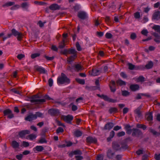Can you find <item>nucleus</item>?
Instances as JSON below:
<instances>
[{"label":"nucleus","mask_w":160,"mask_h":160,"mask_svg":"<svg viewBox=\"0 0 160 160\" xmlns=\"http://www.w3.org/2000/svg\"><path fill=\"white\" fill-rule=\"evenodd\" d=\"M70 82V80L65 74L62 73L61 76L58 78L57 83L58 85L62 84H68Z\"/></svg>","instance_id":"1"},{"label":"nucleus","mask_w":160,"mask_h":160,"mask_svg":"<svg viewBox=\"0 0 160 160\" xmlns=\"http://www.w3.org/2000/svg\"><path fill=\"white\" fill-rule=\"evenodd\" d=\"M30 101L32 103L35 104H40L45 101L44 99H40L38 95L32 97Z\"/></svg>","instance_id":"2"},{"label":"nucleus","mask_w":160,"mask_h":160,"mask_svg":"<svg viewBox=\"0 0 160 160\" xmlns=\"http://www.w3.org/2000/svg\"><path fill=\"white\" fill-rule=\"evenodd\" d=\"M73 117L72 115H68L67 116H63L62 118L67 123H70L73 120Z\"/></svg>","instance_id":"3"},{"label":"nucleus","mask_w":160,"mask_h":160,"mask_svg":"<svg viewBox=\"0 0 160 160\" xmlns=\"http://www.w3.org/2000/svg\"><path fill=\"white\" fill-rule=\"evenodd\" d=\"M12 33L14 36L17 37L18 40H20L21 39L22 37V35L21 33L18 32L14 29L12 30Z\"/></svg>","instance_id":"4"},{"label":"nucleus","mask_w":160,"mask_h":160,"mask_svg":"<svg viewBox=\"0 0 160 160\" xmlns=\"http://www.w3.org/2000/svg\"><path fill=\"white\" fill-rule=\"evenodd\" d=\"M78 17L81 19H85L87 17V14L84 11H81L78 12Z\"/></svg>","instance_id":"5"},{"label":"nucleus","mask_w":160,"mask_h":160,"mask_svg":"<svg viewBox=\"0 0 160 160\" xmlns=\"http://www.w3.org/2000/svg\"><path fill=\"white\" fill-rule=\"evenodd\" d=\"M4 115L8 116V117L10 118H12L13 117V115L11 111L9 109H7L4 111Z\"/></svg>","instance_id":"6"},{"label":"nucleus","mask_w":160,"mask_h":160,"mask_svg":"<svg viewBox=\"0 0 160 160\" xmlns=\"http://www.w3.org/2000/svg\"><path fill=\"white\" fill-rule=\"evenodd\" d=\"M76 50L73 49H70L69 50L65 49L64 50L63 52L64 54H66L67 53L72 54H76Z\"/></svg>","instance_id":"7"},{"label":"nucleus","mask_w":160,"mask_h":160,"mask_svg":"<svg viewBox=\"0 0 160 160\" xmlns=\"http://www.w3.org/2000/svg\"><path fill=\"white\" fill-rule=\"evenodd\" d=\"M147 120L150 122H151L153 119L152 113V112L147 113L146 115Z\"/></svg>","instance_id":"8"},{"label":"nucleus","mask_w":160,"mask_h":160,"mask_svg":"<svg viewBox=\"0 0 160 160\" xmlns=\"http://www.w3.org/2000/svg\"><path fill=\"white\" fill-rule=\"evenodd\" d=\"M152 19L154 20H159L160 19V13L158 11H156L153 14Z\"/></svg>","instance_id":"9"},{"label":"nucleus","mask_w":160,"mask_h":160,"mask_svg":"<svg viewBox=\"0 0 160 160\" xmlns=\"http://www.w3.org/2000/svg\"><path fill=\"white\" fill-rule=\"evenodd\" d=\"M30 133L29 131L28 130H25L19 132V136L20 137L23 138L25 136Z\"/></svg>","instance_id":"10"},{"label":"nucleus","mask_w":160,"mask_h":160,"mask_svg":"<svg viewBox=\"0 0 160 160\" xmlns=\"http://www.w3.org/2000/svg\"><path fill=\"white\" fill-rule=\"evenodd\" d=\"M37 118V116L34 114L30 115L25 118L26 120L29 121H31Z\"/></svg>","instance_id":"11"},{"label":"nucleus","mask_w":160,"mask_h":160,"mask_svg":"<svg viewBox=\"0 0 160 160\" xmlns=\"http://www.w3.org/2000/svg\"><path fill=\"white\" fill-rule=\"evenodd\" d=\"M49 113L51 115H55L59 113L58 110L55 109H50L48 111Z\"/></svg>","instance_id":"12"},{"label":"nucleus","mask_w":160,"mask_h":160,"mask_svg":"<svg viewBox=\"0 0 160 160\" xmlns=\"http://www.w3.org/2000/svg\"><path fill=\"white\" fill-rule=\"evenodd\" d=\"M35 68L37 71L41 73H45V70L44 68L38 66H36L35 67Z\"/></svg>","instance_id":"13"},{"label":"nucleus","mask_w":160,"mask_h":160,"mask_svg":"<svg viewBox=\"0 0 160 160\" xmlns=\"http://www.w3.org/2000/svg\"><path fill=\"white\" fill-rule=\"evenodd\" d=\"M87 141L88 142L90 143H96L97 142V140L95 138L90 137L87 138Z\"/></svg>","instance_id":"14"},{"label":"nucleus","mask_w":160,"mask_h":160,"mask_svg":"<svg viewBox=\"0 0 160 160\" xmlns=\"http://www.w3.org/2000/svg\"><path fill=\"white\" fill-rule=\"evenodd\" d=\"M49 8L52 10H55L59 9L60 7L56 4H53L50 6Z\"/></svg>","instance_id":"15"},{"label":"nucleus","mask_w":160,"mask_h":160,"mask_svg":"<svg viewBox=\"0 0 160 160\" xmlns=\"http://www.w3.org/2000/svg\"><path fill=\"white\" fill-rule=\"evenodd\" d=\"M114 126V124L112 122H109L107 123L105 126L104 129L106 130H110Z\"/></svg>","instance_id":"16"},{"label":"nucleus","mask_w":160,"mask_h":160,"mask_svg":"<svg viewBox=\"0 0 160 160\" xmlns=\"http://www.w3.org/2000/svg\"><path fill=\"white\" fill-rule=\"evenodd\" d=\"M115 82L114 81H112L111 82L110 87L111 91L112 92H114L115 91Z\"/></svg>","instance_id":"17"},{"label":"nucleus","mask_w":160,"mask_h":160,"mask_svg":"<svg viewBox=\"0 0 160 160\" xmlns=\"http://www.w3.org/2000/svg\"><path fill=\"white\" fill-rule=\"evenodd\" d=\"M139 86L137 84L132 85L130 86L131 89L133 91H135L139 88Z\"/></svg>","instance_id":"18"},{"label":"nucleus","mask_w":160,"mask_h":160,"mask_svg":"<svg viewBox=\"0 0 160 160\" xmlns=\"http://www.w3.org/2000/svg\"><path fill=\"white\" fill-rule=\"evenodd\" d=\"M37 137V136L35 134H31L27 136L26 138L28 139H29L30 140H32L35 139Z\"/></svg>","instance_id":"19"},{"label":"nucleus","mask_w":160,"mask_h":160,"mask_svg":"<svg viewBox=\"0 0 160 160\" xmlns=\"http://www.w3.org/2000/svg\"><path fill=\"white\" fill-rule=\"evenodd\" d=\"M100 72L99 70L97 69H93L92 70L91 75L94 76H97L99 74Z\"/></svg>","instance_id":"20"},{"label":"nucleus","mask_w":160,"mask_h":160,"mask_svg":"<svg viewBox=\"0 0 160 160\" xmlns=\"http://www.w3.org/2000/svg\"><path fill=\"white\" fill-rule=\"evenodd\" d=\"M44 149L41 146H38L33 148V150L35 151V150L41 152Z\"/></svg>","instance_id":"21"},{"label":"nucleus","mask_w":160,"mask_h":160,"mask_svg":"<svg viewBox=\"0 0 160 160\" xmlns=\"http://www.w3.org/2000/svg\"><path fill=\"white\" fill-rule=\"evenodd\" d=\"M77 57V54H74L68 58V62L70 63L72 62Z\"/></svg>","instance_id":"22"},{"label":"nucleus","mask_w":160,"mask_h":160,"mask_svg":"<svg viewBox=\"0 0 160 160\" xmlns=\"http://www.w3.org/2000/svg\"><path fill=\"white\" fill-rule=\"evenodd\" d=\"M77 57V54H74L68 58V62L70 63L72 62Z\"/></svg>","instance_id":"23"},{"label":"nucleus","mask_w":160,"mask_h":160,"mask_svg":"<svg viewBox=\"0 0 160 160\" xmlns=\"http://www.w3.org/2000/svg\"><path fill=\"white\" fill-rule=\"evenodd\" d=\"M12 146L14 148H16L19 146V143L16 141H13L12 142Z\"/></svg>","instance_id":"24"},{"label":"nucleus","mask_w":160,"mask_h":160,"mask_svg":"<svg viewBox=\"0 0 160 160\" xmlns=\"http://www.w3.org/2000/svg\"><path fill=\"white\" fill-rule=\"evenodd\" d=\"M130 126L129 125H127L125 127V129L127 131V133L128 134H130L132 132V130L130 128Z\"/></svg>","instance_id":"25"},{"label":"nucleus","mask_w":160,"mask_h":160,"mask_svg":"<svg viewBox=\"0 0 160 160\" xmlns=\"http://www.w3.org/2000/svg\"><path fill=\"white\" fill-rule=\"evenodd\" d=\"M67 144H62L59 145V147L60 148H64L67 147H70L72 145V143L70 142H66Z\"/></svg>","instance_id":"26"},{"label":"nucleus","mask_w":160,"mask_h":160,"mask_svg":"<svg viewBox=\"0 0 160 160\" xmlns=\"http://www.w3.org/2000/svg\"><path fill=\"white\" fill-rule=\"evenodd\" d=\"M74 67L76 70L77 71H80L83 69L82 67L80 64H77L75 65Z\"/></svg>","instance_id":"27"},{"label":"nucleus","mask_w":160,"mask_h":160,"mask_svg":"<svg viewBox=\"0 0 160 160\" xmlns=\"http://www.w3.org/2000/svg\"><path fill=\"white\" fill-rule=\"evenodd\" d=\"M139 135L141 134L140 130L138 129H134L133 132L132 133V136H134L136 134Z\"/></svg>","instance_id":"28"},{"label":"nucleus","mask_w":160,"mask_h":160,"mask_svg":"<svg viewBox=\"0 0 160 160\" xmlns=\"http://www.w3.org/2000/svg\"><path fill=\"white\" fill-rule=\"evenodd\" d=\"M152 28L156 32L160 33V26L155 25L152 27Z\"/></svg>","instance_id":"29"},{"label":"nucleus","mask_w":160,"mask_h":160,"mask_svg":"<svg viewBox=\"0 0 160 160\" xmlns=\"http://www.w3.org/2000/svg\"><path fill=\"white\" fill-rule=\"evenodd\" d=\"M154 35L155 37V41L157 42H160V37L158 34L154 33Z\"/></svg>","instance_id":"30"},{"label":"nucleus","mask_w":160,"mask_h":160,"mask_svg":"<svg viewBox=\"0 0 160 160\" xmlns=\"http://www.w3.org/2000/svg\"><path fill=\"white\" fill-rule=\"evenodd\" d=\"M98 95L100 97H101L102 98H103L104 100H105L109 101L111 102H113V101H112L110 99L108 98V97L106 95H102L101 96H100L99 95Z\"/></svg>","instance_id":"31"},{"label":"nucleus","mask_w":160,"mask_h":160,"mask_svg":"<svg viewBox=\"0 0 160 160\" xmlns=\"http://www.w3.org/2000/svg\"><path fill=\"white\" fill-rule=\"evenodd\" d=\"M153 66V63L152 62H150L146 65L145 67L146 68L149 69L151 68Z\"/></svg>","instance_id":"32"},{"label":"nucleus","mask_w":160,"mask_h":160,"mask_svg":"<svg viewBox=\"0 0 160 160\" xmlns=\"http://www.w3.org/2000/svg\"><path fill=\"white\" fill-rule=\"evenodd\" d=\"M117 83L118 85L121 86L125 85V82L119 79L117 81Z\"/></svg>","instance_id":"33"},{"label":"nucleus","mask_w":160,"mask_h":160,"mask_svg":"<svg viewBox=\"0 0 160 160\" xmlns=\"http://www.w3.org/2000/svg\"><path fill=\"white\" fill-rule=\"evenodd\" d=\"M14 4L13 2H8L3 5V7H8L13 5Z\"/></svg>","instance_id":"34"},{"label":"nucleus","mask_w":160,"mask_h":160,"mask_svg":"<svg viewBox=\"0 0 160 160\" xmlns=\"http://www.w3.org/2000/svg\"><path fill=\"white\" fill-rule=\"evenodd\" d=\"M75 136L77 137H79L82 135V132L79 131H76L74 133Z\"/></svg>","instance_id":"35"},{"label":"nucleus","mask_w":160,"mask_h":160,"mask_svg":"<svg viewBox=\"0 0 160 160\" xmlns=\"http://www.w3.org/2000/svg\"><path fill=\"white\" fill-rule=\"evenodd\" d=\"M115 135V132L114 131H112L110 132V137L108 138H107V140L109 141Z\"/></svg>","instance_id":"36"},{"label":"nucleus","mask_w":160,"mask_h":160,"mask_svg":"<svg viewBox=\"0 0 160 160\" xmlns=\"http://www.w3.org/2000/svg\"><path fill=\"white\" fill-rule=\"evenodd\" d=\"M29 6L27 2H24L21 4L22 7L24 9H27Z\"/></svg>","instance_id":"37"},{"label":"nucleus","mask_w":160,"mask_h":160,"mask_svg":"<svg viewBox=\"0 0 160 160\" xmlns=\"http://www.w3.org/2000/svg\"><path fill=\"white\" fill-rule=\"evenodd\" d=\"M76 80L78 82L81 84H84L85 83V81L83 79L77 78L76 79Z\"/></svg>","instance_id":"38"},{"label":"nucleus","mask_w":160,"mask_h":160,"mask_svg":"<svg viewBox=\"0 0 160 160\" xmlns=\"http://www.w3.org/2000/svg\"><path fill=\"white\" fill-rule=\"evenodd\" d=\"M137 128H142L143 130L145 129L146 128V127L145 125L142 124H137Z\"/></svg>","instance_id":"39"},{"label":"nucleus","mask_w":160,"mask_h":160,"mask_svg":"<svg viewBox=\"0 0 160 160\" xmlns=\"http://www.w3.org/2000/svg\"><path fill=\"white\" fill-rule=\"evenodd\" d=\"M144 78L142 76H140L137 79V81L138 82H143L144 81Z\"/></svg>","instance_id":"40"},{"label":"nucleus","mask_w":160,"mask_h":160,"mask_svg":"<svg viewBox=\"0 0 160 160\" xmlns=\"http://www.w3.org/2000/svg\"><path fill=\"white\" fill-rule=\"evenodd\" d=\"M117 111V109L115 108H111L109 110V112L111 113L116 112Z\"/></svg>","instance_id":"41"},{"label":"nucleus","mask_w":160,"mask_h":160,"mask_svg":"<svg viewBox=\"0 0 160 160\" xmlns=\"http://www.w3.org/2000/svg\"><path fill=\"white\" fill-rule=\"evenodd\" d=\"M73 153L75 155H81L82 154L81 152L79 150L74 151L73 152Z\"/></svg>","instance_id":"42"},{"label":"nucleus","mask_w":160,"mask_h":160,"mask_svg":"<svg viewBox=\"0 0 160 160\" xmlns=\"http://www.w3.org/2000/svg\"><path fill=\"white\" fill-rule=\"evenodd\" d=\"M40 54L38 53H35L32 54L31 55V57L32 58H35L39 56Z\"/></svg>","instance_id":"43"},{"label":"nucleus","mask_w":160,"mask_h":160,"mask_svg":"<svg viewBox=\"0 0 160 160\" xmlns=\"http://www.w3.org/2000/svg\"><path fill=\"white\" fill-rule=\"evenodd\" d=\"M154 158L156 160H160V154H156Z\"/></svg>","instance_id":"44"},{"label":"nucleus","mask_w":160,"mask_h":160,"mask_svg":"<svg viewBox=\"0 0 160 160\" xmlns=\"http://www.w3.org/2000/svg\"><path fill=\"white\" fill-rule=\"evenodd\" d=\"M63 129L61 127H59L57 130V133L60 132H63Z\"/></svg>","instance_id":"45"},{"label":"nucleus","mask_w":160,"mask_h":160,"mask_svg":"<svg viewBox=\"0 0 160 160\" xmlns=\"http://www.w3.org/2000/svg\"><path fill=\"white\" fill-rule=\"evenodd\" d=\"M22 145L24 147H26L28 146L29 145V143L23 141L22 142Z\"/></svg>","instance_id":"46"},{"label":"nucleus","mask_w":160,"mask_h":160,"mask_svg":"<svg viewBox=\"0 0 160 160\" xmlns=\"http://www.w3.org/2000/svg\"><path fill=\"white\" fill-rule=\"evenodd\" d=\"M122 95L124 96H127L129 95V92L127 91H123L122 92Z\"/></svg>","instance_id":"47"},{"label":"nucleus","mask_w":160,"mask_h":160,"mask_svg":"<svg viewBox=\"0 0 160 160\" xmlns=\"http://www.w3.org/2000/svg\"><path fill=\"white\" fill-rule=\"evenodd\" d=\"M134 16L135 18L136 19H138L140 17V13L139 12H136V13H135Z\"/></svg>","instance_id":"48"},{"label":"nucleus","mask_w":160,"mask_h":160,"mask_svg":"<svg viewBox=\"0 0 160 160\" xmlns=\"http://www.w3.org/2000/svg\"><path fill=\"white\" fill-rule=\"evenodd\" d=\"M76 47L77 50L78 51H80L81 50V48L78 42H77L76 43Z\"/></svg>","instance_id":"49"},{"label":"nucleus","mask_w":160,"mask_h":160,"mask_svg":"<svg viewBox=\"0 0 160 160\" xmlns=\"http://www.w3.org/2000/svg\"><path fill=\"white\" fill-rule=\"evenodd\" d=\"M37 116V118L38 117H43V114L40 112H37L36 114H34Z\"/></svg>","instance_id":"50"},{"label":"nucleus","mask_w":160,"mask_h":160,"mask_svg":"<svg viewBox=\"0 0 160 160\" xmlns=\"http://www.w3.org/2000/svg\"><path fill=\"white\" fill-rule=\"evenodd\" d=\"M23 157V155L22 154H20L17 155L16 156L18 160H21L22 159Z\"/></svg>","instance_id":"51"},{"label":"nucleus","mask_w":160,"mask_h":160,"mask_svg":"<svg viewBox=\"0 0 160 160\" xmlns=\"http://www.w3.org/2000/svg\"><path fill=\"white\" fill-rule=\"evenodd\" d=\"M141 33L142 34L146 36L148 33V31L147 29H143Z\"/></svg>","instance_id":"52"},{"label":"nucleus","mask_w":160,"mask_h":160,"mask_svg":"<svg viewBox=\"0 0 160 160\" xmlns=\"http://www.w3.org/2000/svg\"><path fill=\"white\" fill-rule=\"evenodd\" d=\"M106 37L107 38H110L112 37V35L110 33H107L105 35Z\"/></svg>","instance_id":"53"},{"label":"nucleus","mask_w":160,"mask_h":160,"mask_svg":"<svg viewBox=\"0 0 160 160\" xmlns=\"http://www.w3.org/2000/svg\"><path fill=\"white\" fill-rule=\"evenodd\" d=\"M24 57L25 56L24 54H19L17 56V57L19 59L21 60L24 58Z\"/></svg>","instance_id":"54"},{"label":"nucleus","mask_w":160,"mask_h":160,"mask_svg":"<svg viewBox=\"0 0 160 160\" xmlns=\"http://www.w3.org/2000/svg\"><path fill=\"white\" fill-rule=\"evenodd\" d=\"M128 68L132 70L134 68V66L131 63H129L128 64Z\"/></svg>","instance_id":"55"},{"label":"nucleus","mask_w":160,"mask_h":160,"mask_svg":"<svg viewBox=\"0 0 160 160\" xmlns=\"http://www.w3.org/2000/svg\"><path fill=\"white\" fill-rule=\"evenodd\" d=\"M125 132H124L122 131L118 132V137H121L124 135Z\"/></svg>","instance_id":"56"},{"label":"nucleus","mask_w":160,"mask_h":160,"mask_svg":"<svg viewBox=\"0 0 160 160\" xmlns=\"http://www.w3.org/2000/svg\"><path fill=\"white\" fill-rule=\"evenodd\" d=\"M53 83V81L52 79L50 78L48 80V83L49 86L50 87H51L52 86Z\"/></svg>","instance_id":"57"},{"label":"nucleus","mask_w":160,"mask_h":160,"mask_svg":"<svg viewBox=\"0 0 160 160\" xmlns=\"http://www.w3.org/2000/svg\"><path fill=\"white\" fill-rule=\"evenodd\" d=\"M103 159V155H100L97 156V160H102Z\"/></svg>","instance_id":"58"},{"label":"nucleus","mask_w":160,"mask_h":160,"mask_svg":"<svg viewBox=\"0 0 160 160\" xmlns=\"http://www.w3.org/2000/svg\"><path fill=\"white\" fill-rule=\"evenodd\" d=\"M75 158L76 160H82L83 158V157L80 155H77L76 156Z\"/></svg>","instance_id":"59"},{"label":"nucleus","mask_w":160,"mask_h":160,"mask_svg":"<svg viewBox=\"0 0 160 160\" xmlns=\"http://www.w3.org/2000/svg\"><path fill=\"white\" fill-rule=\"evenodd\" d=\"M65 42V40L63 39V42H62V44L60 45H59V47L60 48H62L64 47V46H65V44H64Z\"/></svg>","instance_id":"60"},{"label":"nucleus","mask_w":160,"mask_h":160,"mask_svg":"<svg viewBox=\"0 0 160 160\" xmlns=\"http://www.w3.org/2000/svg\"><path fill=\"white\" fill-rule=\"evenodd\" d=\"M140 108H138L135 111V113L138 114V115H139L140 114Z\"/></svg>","instance_id":"61"},{"label":"nucleus","mask_w":160,"mask_h":160,"mask_svg":"<svg viewBox=\"0 0 160 160\" xmlns=\"http://www.w3.org/2000/svg\"><path fill=\"white\" fill-rule=\"evenodd\" d=\"M72 111H75L78 108L76 105H72Z\"/></svg>","instance_id":"62"},{"label":"nucleus","mask_w":160,"mask_h":160,"mask_svg":"<svg viewBox=\"0 0 160 160\" xmlns=\"http://www.w3.org/2000/svg\"><path fill=\"white\" fill-rule=\"evenodd\" d=\"M121 128V127L118 126H116L114 128V130L115 131H118Z\"/></svg>","instance_id":"63"},{"label":"nucleus","mask_w":160,"mask_h":160,"mask_svg":"<svg viewBox=\"0 0 160 160\" xmlns=\"http://www.w3.org/2000/svg\"><path fill=\"white\" fill-rule=\"evenodd\" d=\"M143 151L142 150H139L136 152V153L138 155H140L142 153Z\"/></svg>","instance_id":"64"}]
</instances>
